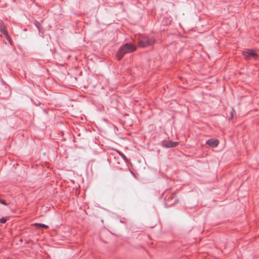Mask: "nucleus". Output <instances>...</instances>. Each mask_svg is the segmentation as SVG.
<instances>
[{"label": "nucleus", "mask_w": 259, "mask_h": 259, "mask_svg": "<svg viewBox=\"0 0 259 259\" xmlns=\"http://www.w3.org/2000/svg\"><path fill=\"white\" fill-rule=\"evenodd\" d=\"M136 49L135 46L131 44H125L122 46L117 53L116 57L118 60H120L124 54L131 53Z\"/></svg>", "instance_id": "f257e3e1"}, {"label": "nucleus", "mask_w": 259, "mask_h": 259, "mask_svg": "<svg viewBox=\"0 0 259 259\" xmlns=\"http://www.w3.org/2000/svg\"><path fill=\"white\" fill-rule=\"evenodd\" d=\"M139 46L146 47L153 44L155 40L153 38H150L144 35H140L138 37Z\"/></svg>", "instance_id": "f03ea898"}, {"label": "nucleus", "mask_w": 259, "mask_h": 259, "mask_svg": "<svg viewBox=\"0 0 259 259\" xmlns=\"http://www.w3.org/2000/svg\"><path fill=\"white\" fill-rule=\"evenodd\" d=\"M242 55L246 60L256 59L258 57L257 54L253 50H245L242 52Z\"/></svg>", "instance_id": "7ed1b4c3"}, {"label": "nucleus", "mask_w": 259, "mask_h": 259, "mask_svg": "<svg viewBox=\"0 0 259 259\" xmlns=\"http://www.w3.org/2000/svg\"><path fill=\"white\" fill-rule=\"evenodd\" d=\"M0 31L4 34L6 39L11 44L12 40L11 38L8 35V32L6 29L5 26L2 23H0Z\"/></svg>", "instance_id": "20e7f679"}, {"label": "nucleus", "mask_w": 259, "mask_h": 259, "mask_svg": "<svg viewBox=\"0 0 259 259\" xmlns=\"http://www.w3.org/2000/svg\"><path fill=\"white\" fill-rule=\"evenodd\" d=\"M219 143V140L213 139H209L206 142V144L211 147H216Z\"/></svg>", "instance_id": "39448f33"}, {"label": "nucleus", "mask_w": 259, "mask_h": 259, "mask_svg": "<svg viewBox=\"0 0 259 259\" xmlns=\"http://www.w3.org/2000/svg\"><path fill=\"white\" fill-rule=\"evenodd\" d=\"M177 142H172L170 141H165L163 143V146L166 148L175 147L178 145Z\"/></svg>", "instance_id": "423d86ee"}, {"label": "nucleus", "mask_w": 259, "mask_h": 259, "mask_svg": "<svg viewBox=\"0 0 259 259\" xmlns=\"http://www.w3.org/2000/svg\"><path fill=\"white\" fill-rule=\"evenodd\" d=\"M31 100L36 106H40L41 104V102L39 101L37 98H31Z\"/></svg>", "instance_id": "0eeeda50"}, {"label": "nucleus", "mask_w": 259, "mask_h": 259, "mask_svg": "<svg viewBox=\"0 0 259 259\" xmlns=\"http://www.w3.org/2000/svg\"><path fill=\"white\" fill-rule=\"evenodd\" d=\"M7 221V218L6 217H3L0 219V223L4 224Z\"/></svg>", "instance_id": "6e6552de"}, {"label": "nucleus", "mask_w": 259, "mask_h": 259, "mask_svg": "<svg viewBox=\"0 0 259 259\" xmlns=\"http://www.w3.org/2000/svg\"><path fill=\"white\" fill-rule=\"evenodd\" d=\"M36 226H38L39 227H44V228H48V226L46 225H45V224H34Z\"/></svg>", "instance_id": "1a4fd4ad"}, {"label": "nucleus", "mask_w": 259, "mask_h": 259, "mask_svg": "<svg viewBox=\"0 0 259 259\" xmlns=\"http://www.w3.org/2000/svg\"><path fill=\"white\" fill-rule=\"evenodd\" d=\"M235 112V110H234V109L233 108H232V111H231V113H230V114H231V117L229 118V120H231V119H232V117H233V112Z\"/></svg>", "instance_id": "9d476101"}, {"label": "nucleus", "mask_w": 259, "mask_h": 259, "mask_svg": "<svg viewBox=\"0 0 259 259\" xmlns=\"http://www.w3.org/2000/svg\"><path fill=\"white\" fill-rule=\"evenodd\" d=\"M0 203L4 205L7 206L8 204L4 200L0 199Z\"/></svg>", "instance_id": "9b49d317"}, {"label": "nucleus", "mask_w": 259, "mask_h": 259, "mask_svg": "<svg viewBox=\"0 0 259 259\" xmlns=\"http://www.w3.org/2000/svg\"><path fill=\"white\" fill-rule=\"evenodd\" d=\"M121 157L123 158L124 160H127V158L123 154L121 155Z\"/></svg>", "instance_id": "f8f14e48"}]
</instances>
